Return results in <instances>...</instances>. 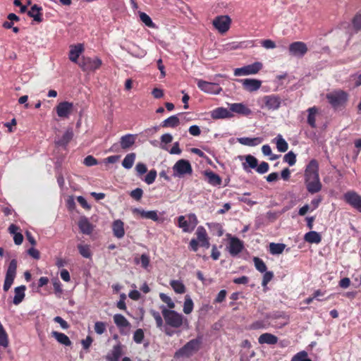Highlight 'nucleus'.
<instances>
[{
    "instance_id": "obj_22",
    "label": "nucleus",
    "mask_w": 361,
    "mask_h": 361,
    "mask_svg": "<svg viewBox=\"0 0 361 361\" xmlns=\"http://www.w3.org/2000/svg\"><path fill=\"white\" fill-rule=\"evenodd\" d=\"M78 227L83 234L90 235L94 229L93 225L90 222L88 219L82 216L78 221Z\"/></svg>"
},
{
    "instance_id": "obj_11",
    "label": "nucleus",
    "mask_w": 361,
    "mask_h": 361,
    "mask_svg": "<svg viewBox=\"0 0 361 361\" xmlns=\"http://www.w3.org/2000/svg\"><path fill=\"white\" fill-rule=\"evenodd\" d=\"M262 68V63L261 62H255L252 64L245 66L241 68H238L234 70V75L235 76L247 75L257 73Z\"/></svg>"
},
{
    "instance_id": "obj_36",
    "label": "nucleus",
    "mask_w": 361,
    "mask_h": 361,
    "mask_svg": "<svg viewBox=\"0 0 361 361\" xmlns=\"http://www.w3.org/2000/svg\"><path fill=\"white\" fill-rule=\"evenodd\" d=\"M197 86L199 88L203 90H212L215 89L216 90H222L221 87H219V84L216 82H210L200 80L197 82Z\"/></svg>"
},
{
    "instance_id": "obj_46",
    "label": "nucleus",
    "mask_w": 361,
    "mask_h": 361,
    "mask_svg": "<svg viewBox=\"0 0 361 361\" xmlns=\"http://www.w3.org/2000/svg\"><path fill=\"white\" fill-rule=\"evenodd\" d=\"M159 298L164 303L167 305L169 310H173L175 307V303L172 299L166 294L161 293H159Z\"/></svg>"
},
{
    "instance_id": "obj_60",
    "label": "nucleus",
    "mask_w": 361,
    "mask_h": 361,
    "mask_svg": "<svg viewBox=\"0 0 361 361\" xmlns=\"http://www.w3.org/2000/svg\"><path fill=\"white\" fill-rule=\"evenodd\" d=\"M83 163L87 166H92L97 164V160L94 157L89 155L84 159Z\"/></svg>"
},
{
    "instance_id": "obj_54",
    "label": "nucleus",
    "mask_w": 361,
    "mask_h": 361,
    "mask_svg": "<svg viewBox=\"0 0 361 361\" xmlns=\"http://www.w3.org/2000/svg\"><path fill=\"white\" fill-rule=\"evenodd\" d=\"M144 339V331L141 329H137L133 334V341L136 343H141Z\"/></svg>"
},
{
    "instance_id": "obj_6",
    "label": "nucleus",
    "mask_w": 361,
    "mask_h": 361,
    "mask_svg": "<svg viewBox=\"0 0 361 361\" xmlns=\"http://www.w3.org/2000/svg\"><path fill=\"white\" fill-rule=\"evenodd\" d=\"M173 176L175 178H183L185 176H190L192 173V168L189 161L179 159L172 167Z\"/></svg>"
},
{
    "instance_id": "obj_20",
    "label": "nucleus",
    "mask_w": 361,
    "mask_h": 361,
    "mask_svg": "<svg viewBox=\"0 0 361 361\" xmlns=\"http://www.w3.org/2000/svg\"><path fill=\"white\" fill-rule=\"evenodd\" d=\"M245 90H258L262 85L261 80L257 79H244L239 80Z\"/></svg>"
},
{
    "instance_id": "obj_59",
    "label": "nucleus",
    "mask_w": 361,
    "mask_h": 361,
    "mask_svg": "<svg viewBox=\"0 0 361 361\" xmlns=\"http://www.w3.org/2000/svg\"><path fill=\"white\" fill-rule=\"evenodd\" d=\"M130 197L135 199V200H140L143 195V190L141 188H135V190L130 192Z\"/></svg>"
},
{
    "instance_id": "obj_50",
    "label": "nucleus",
    "mask_w": 361,
    "mask_h": 361,
    "mask_svg": "<svg viewBox=\"0 0 361 361\" xmlns=\"http://www.w3.org/2000/svg\"><path fill=\"white\" fill-rule=\"evenodd\" d=\"M140 18L142 23H144L149 27H154L155 25L152 22L151 18L145 13L141 12L140 13Z\"/></svg>"
},
{
    "instance_id": "obj_57",
    "label": "nucleus",
    "mask_w": 361,
    "mask_h": 361,
    "mask_svg": "<svg viewBox=\"0 0 361 361\" xmlns=\"http://www.w3.org/2000/svg\"><path fill=\"white\" fill-rule=\"evenodd\" d=\"M269 166L267 162L263 161L259 165L257 164L256 171L260 174L265 173L269 171Z\"/></svg>"
},
{
    "instance_id": "obj_30",
    "label": "nucleus",
    "mask_w": 361,
    "mask_h": 361,
    "mask_svg": "<svg viewBox=\"0 0 361 361\" xmlns=\"http://www.w3.org/2000/svg\"><path fill=\"white\" fill-rule=\"evenodd\" d=\"M304 240L309 243L319 244L322 241V236L318 232L311 231L305 234Z\"/></svg>"
},
{
    "instance_id": "obj_24",
    "label": "nucleus",
    "mask_w": 361,
    "mask_h": 361,
    "mask_svg": "<svg viewBox=\"0 0 361 361\" xmlns=\"http://www.w3.org/2000/svg\"><path fill=\"white\" fill-rule=\"evenodd\" d=\"M112 230L115 237L122 238L125 235L124 224L121 220H116L113 222Z\"/></svg>"
},
{
    "instance_id": "obj_5",
    "label": "nucleus",
    "mask_w": 361,
    "mask_h": 361,
    "mask_svg": "<svg viewBox=\"0 0 361 361\" xmlns=\"http://www.w3.org/2000/svg\"><path fill=\"white\" fill-rule=\"evenodd\" d=\"M177 220L178 226L180 228L184 233H191L198 224L197 218L193 213H190L187 216H179Z\"/></svg>"
},
{
    "instance_id": "obj_18",
    "label": "nucleus",
    "mask_w": 361,
    "mask_h": 361,
    "mask_svg": "<svg viewBox=\"0 0 361 361\" xmlns=\"http://www.w3.org/2000/svg\"><path fill=\"white\" fill-rule=\"evenodd\" d=\"M83 51L84 47L82 44L71 45L70 47L69 59L72 62L77 63L78 64L79 56L83 52Z\"/></svg>"
},
{
    "instance_id": "obj_37",
    "label": "nucleus",
    "mask_w": 361,
    "mask_h": 361,
    "mask_svg": "<svg viewBox=\"0 0 361 361\" xmlns=\"http://www.w3.org/2000/svg\"><path fill=\"white\" fill-rule=\"evenodd\" d=\"M135 153L131 152L128 154L122 161V166L126 169H130L133 167L135 160Z\"/></svg>"
},
{
    "instance_id": "obj_8",
    "label": "nucleus",
    "mask_w": 361,
    "mask_h": 361,
    "mask_svg": "<svg viewBox=\"0 0 361 361\" xmlns=\"http://www.w3.org/2000/svg\"><path fill=\"white\" fill-rule=\"evenodd\" d=\"M137 135L126 134L120 138L119 144L114 143L110 148L111 152H118L119 147L124 150L130 149L135 143L137 139Z\"/></svg>"
},
{
    "instance_id": "obj_4",
    "label": "nucleus",
    "mask_w": 361,
    "mask_h": 361,
    "mask_svg": "<svg viewBox=\"0 0 361 361\" xmlns=\"http://www.w3.org/2000/svg\"><path fill=\"white\" fill-rule=\"evenodd\" d=\"M326 97L331 107L338 111L345 107L348 96L346 92H330Z\"/></svg>"
},
{
    "instance_id": "obj_14",
    "label": "nucleus",
    "mask_w": 361,
    "mask_h": 361,
    "mask_svg": "<svg viewBox=\"0 0 361 361\" xmlns=\"http://www.w3.org/2000/svg\"><path fill=\"white\" fill-rule=\"evenodd\" d=\"M288 51L291 56L302 58L307 53V47L302 42H295L290 44Z\"/></svg>"
},
{
    "instance_id": "obj_52",
    "label": "nucleus",
    "mask_w": 361,
    "mask_h": 361,
    "mask_svg": "<svg viewBox=\"0 0 361 361\" xmlns=\"http://www.w3.org/2000/svg\"><path fill=\"white\" fill-rule=\"evenodd\" d=\"M353 26L356 31L361 30V13H357L352 20Z\"/></svg>"
},
{
    "instance_id": "obj_31",
    "label": "nucleus",
    "mask_w": 361,
    "mask_h": 361,
    "mask_svg": "<svg viewBox=\"0 0 361 361\" xmlns=\"http://www.w3.org/2000/svg\"><path fill=\"white\" fill-rule=\"evenodd\" d=\"M114 322L117 327L121 329L129 328L130 326V323L127 320V319L121 314H116L114 316Z\"/></svg>"
},
{
    "instance_id": "obj_15",
    "label": "nucleus",
    "mask_w": 361,
    "mask_h": 361,
    "mask_svg": "<svg viewBox=\"0 0 361 361\" xmlns=\"http://www.w3.org/2000/svg\"><path fill=\"white\" fill-rule=\"evenodd\" d=\"M233 116L230 109H228L224 107H218L211 111V117L214 120L231 118H233Z\"/></svg>"
},
{
    "instance_id": "obj_56",
    "label": "nucleus",
    "mask_w": 361,
    "mask_h": 361,
    "mask_svg": "<svg viewBox=\"0 0 361 361\" xmlns=\"http://www.w3.org/2000/svg\"><path fill=\"white\" fill-rule=\"evenodd\" d=\"M137 176H140L143 174H145L147 171V166L141 162H139L136 164L135 168Z\"/></svg>"
},
{
    "instance_id": "obj_49",
    "label": "nucleus",
    "mask_w": 361,
    "mask_h": 361,
    "mask_svg": "<svg viewBox=\"0 0 361 361\" xmlns=\"http://www.w3.org/2000/svg\"><path fill=\"white\" fill-rule=\"evenodd\" d=\"M291 361H312L308 358L307 353L305 350L298 353L293 357Z\"/></svg>"
},
{
    "instance_id": "obj_3",
    "label": "nucleus",
    "mask_w": 361,
    "mask_h": 361,
    "mask_svg": "<svg viewBox=\"0 0 361 361\" xmlns=\"http://www.w3.org/2000/svg\"><path fill=\"white\" fill-rule=\"evenodd\" d=\"M202 338H194L186 343L182 348L178 350L174 355L176 358L190 357L195 354L201 348Z\"/></svg>"
},
{
    "instance_id": "obj_58",
    "label": "nucleus",
    "mask_w": 361,
    "mask_h": 361,
    "mask_svg": "<svg viewBox=\"0 0 361 361\" xmlns=\"http://www.w3.org/2000/svg\"><path fill=\"white\" fill-rule=\"evenodd\" d=\"M258 342L260 344H271V334L265 333L262 334L258 338Z\"/></svg>"
},
{
    "instance_id": "obj_10",
    "label": "nucleus",
    "mask_w": 361,
    "mask_h": 361,
    "mask_svg": "<svg viewBox=\"0 0 361 361\" xmlns=\"http://www.w3.org/2000/svg\"><path fill=\"white\" fill-rule=\"evenodd\" d=\"M344 201L353 208L361 213V195L353 190L346 192L343 195Z\"/></svg>"
},
{
    "instance_id": "obj_21",
    "label": "nucleus",
    "mask_w": 361,
    "mask_h": 361,
    "mask_svg": "<svg viewBox=\"0 0 361 361\" xmlns=\"http://www.w3.org/2000/svg\"><path fill=\"white\" fill-rule=\"evenodd\" d=\"M290 341L288 340H283L278 343V338L276 336L272 335V352L274 351V354L277 353V349L281 348L282 351H280V355L285 354V349L288 345H289Z\"/></svg>"
},
{
    "instance_id": "obj_61",
    "label": "nucleus",
    "mask_w": 361,
    "mask_h": 361,
    "mask_svg": "<svg viewBox=\"0 0 361 361\" xmlns=\"http://www.w3.org/2000/svg\"><path fill=\"white\" fill-rule=\"evenodd\" d=\"M54 321L56 323H58L63 329H67L69 328V325L67 323V322L65 321L62 317H61L59 316L55 317L54 318Z\"/></svg>"
},
{
    "instance_id": "obj_63",
    "label": "nucleus",
    "mask_w": 361,
    "mask_h": 361,
    "mask_svg": "<svg viewBox=\"0 0 361 361\" xmlns=\"http://www.w3.org/2000/svg\"><path fill=\"white\" fill-rule=\"evenodd\" d=\"M271 281V271H267L263 277V280L262 282V286L264 287V290L268 289L267 284Z\"/></svg>"
},
{
    "instance_id": "obj_53",
    "label": "nucleus",
    "mask_w": 361,
    "mask_h": 361,
    "mask_svg": "<svg viewBox=\"0 0 361 361\" xmlns=\"http://www.w3.org/2000/svg\"><path fill=\"white\" fill-rule=\"evenodd\" d=\"M106 330V325L103 322H97L94 324V331L97 334H102Z\"/></svg>"
},
{
    "instance_id": "obj_42",
    "label": "nucleus",
    "mask_w": 361,
    "mask_h": 361,
    "mask_svg": "<svg viewBox=\"0 0 361 361\" xmlns=\"http://www.w3.org/2000/svg\"><path fill=\"white\" fill-rule=\"evenodd\" d=\"M193 307L194 303L191 298L188 295H185L183 304V312L186 314H189L192 312Z\"/></svg>"
},
{
    "instance_id": "obj_26",
    "label": "nucleus",
    "mask_w": 361,
    "mask_h": 361,
    "mask_svg": "<svg viewBox=\"0 0 361 361\" xmlns=\"http://www.w3.org/2000/svg\"><path fill=\"white\" fill-rule=\"evenodd\" d=\"M263 141V139L262 137H243L238 138V142L240 143L241 145H246V146H257L259 144H261Z\"/></svg>"
},
{
    "instance_id": "obj_28",
    "label": "nucleus",
    "mask_w": 361,
    "mask_h": 361,
    "mask_svg": "<svg viewBox=\"0 0 361 361\" xmlns=\"http://www.w3.org/2000/svg\"><path fill=\"white\" fill-rule=\"evenodd\" d=\"M204 175L207 178V182L213 185L218 186L221 184V177L212 171H205Z\"/></svg>"
},
{
    "instance_id": "obj_23",
    "label": "nucleus",
    "mask_w": 361,
    "mask_h": 361,
    "mask_svg": "<svg viewBox=\"0 0 361 361\" xmlns=\"http://www.w3.org/2000/svg\"><path fill=\"white\" fill-rule=\"evenodd\" d=\"M122 347L120 344L116 345L112 350L106 355L107 361H119L122 355Z\"/></svg>"
},
{
    "instance_id": "obj_38",
    "label": "nucleus",
    "mask_w": 361,
    "mask_h": 361,
    "mask_svg": "<svg viewBox=\"0 0 361 361\" xmlns=\"http://www.w3.org/2000/svg\"><path fill=\"white\" fill-rule=\"evenodd\" d=\"M179 124V119L177 116L173 115L168 118L165 119L162 123V127H171V128H175Z\"/></svg>"
},
{
    "instance_id": "obj_34",
    "label": "nucleus",
    "mask_w": 361,
    "mask_h": 361,
    "mask_svg": "<svg viewBox=\"0 0 361 361\" xmlns=\"http://www.w3.org/2000/svg\"><path fill=\"white\" fill-rule=\"evenodd\" d=\"M73 136V131L71 130H68L60 139L56 141V144L59 146H66L72 140Z\"/></svg>"
},
{
    "instance_id": "obj_51",
    "label": "nucleus",
    "mask_w": 361,
    "mask_h": 361,
    "mask_svg": "<svg viewBox=\"0 0 361 361\" xmlns=\"http://www.w3.org/2000/svg\"><path fill=\"white\" fill-rule=\"evenodd\" d=\"M283 160L290 166H293L296 162V156L293 152H289L283 157Z\"/></svg>"
},
{
    "instance_id": "obj_19",
    "label": "nucleus",
    "mask_w": 361,
    "mask_h": 361,
    "mask_svg": "<svg viewBox=\"0 0 361 361\" xmlns=\"http://www.w3.org/2000/svg\"><path fill=\"white\" fill-rule=\"evenodd\" d=\"M132 212L134 214L140 215L143 219H151L154 221H157L159 220V216L157 211H145L142 209L134 208L133 209Z\"/></svg>"
},
{
    "instance_id": "obj_40",
    "label": "nucleus",
    "mask_w": 361,
    "mask_h": 361,
    "mask_svg": "<svg viewBox=\"0 0 361 361\" xmlns=\"http://www.w3.org/2000/svg\"><path fill=\"white\" fill-rule=\"evenodd\" d=\"M269 324L268 322H265L264 320H258L247 326V329L249 330H259L264 329L269 326Z\"/></svg>"
},
{
    "instance_id": "obj_12",
    "label": "nucleus",
    "mask_w": 361,
    "mask_h": 361,
    "mask_svg": "<svg viewBox=\"0 0 361 361\" xmlns=\"http://www.w3.org/2000/svg\"><path fill=\"white\" fill-rule=\"evenodd\" d=\"M227 249L231 256L235 257L244 249V243L237 237L229 235Z\"/></svg>"
},
{
    "instance_id": "obj_2",
    "label": "nucleus",
    "mask_w": 361,
    "mask_h": 361,
    "mask_svg": "<svg viewBox=\"0 0 361 361\" xmlns=\"http://www.w3.org/2000/svg\"><path fill=\"white\" fill-rule=\"evenodd\" d=\"M160 308L161 310V314L164 319L166 326L173 329L188 327V320L182 314L173 310H169L164 305L161 306Z\"/></svg>"
},
{
    "instance_id": "obj_16",
    "label": "nucleus",
    "mask_w": 361,
    "mask_h": 361,
    "mask_svg": "<svg viewBox=\"0 0 361 361\" xmlns=\"http://www.w3.org/2000/svg\"><path fill=\"white\" fill-rule=\"evenodd\" d=\"M73 104L71 102H61L56 107L57 115L60 118H68L73 110Z\"/></svg>"
},
{
    "instance_id": "obj_33",
    "label": "nucleus",
    "mask_w": 361,
    "mask_h": 361,
    "mask_svg": "<svg viewBox=\"0 0 361 361\" xmlns=\"http://www.w3.org/2000/svg\"><path fill=\"white\" fill-rule=\"evenodd\" d=\"M170 285L174 292L177 294H183L186 291L185 286L180 280H171Z\"/></svg>"
},
{
    "instance_id": "obj_35",
    "label": "nucleus",
    "mask_w": 361,
    "mask_h": 361,
    "mask_svg": "<svg viewBox=\"0 0 361 361\" xmlns=\"http://www.w3.org/2000/svg\"><path fill=\"white\" fill-rule=\"evenodd\" d=\"M307 116V123L312 127H316V115L318 112V109L316 106L309 108Z\"/></svg>"
},
{
    "instance_id": "obj_41",
    "label": "nucleus",
    "mask_w": 361,
    "mask_h": 361,
    "mask_svg": "<svg viewBox=\"0 0 361 361\" xmlns=\"http://www.w3.org/2000/svg\"><path fill=\"white\" fill-rule=\"evenodd\" d=\"M276 148L281 152H285L287 151L288 145L287 142L282 137L281 135H279L276 137Z\"/></svg>"
},
{
    "instance_id": "obj_7",
    "label": "nucleus",
    "mask_w": 361,
    "mask_h": 361,
    "mask_svg": "<svg viewBox=\"0 0 361 361\" xmlns=\"http://www.w3.org/2000/svg\"><path fill=\"white\" fill-rule=\"evenodd\" d=\"M102 65L99 58L92 59L88 56H82L78 62V66L83 71L92 72L99 69Z\"/></svg>"
},
{
    "instance_id": "obj_13",
    "label": "nucleus",
    "mask_w": 361,
    "mask_h": 361,
    "mask_svg": "<svg viewBox=\"0 0 361 361\" xmlns=\"http://www.w3.org/2000/svg\"><path fill=\"white\" fill-rule=\"evenodd\" d=\"M231 23V19L228 16H216L212 22L214 27L221 34L229 30Z\"/></svg>"
},
{
    "instance_id": "obj_25",
    "label": "nucleus",
    "mask_w": 361,
    "mask_h": 361,
    "mask_svg": "<svg viewBox=\"0 0 361 361\" xmlns=\"http://www.w3.org/2000/svg\"><path fill=\"white\" fill-rule=\"evenodd\" d=\"M25 290H26V287L24 285L16 287L14 288L15 295H14V298L13 300V302L14 305H18L20 302H22V301L24 300L25 296Z\"/></svg>"
},
{
    "instance_id": "obj_9",
    "label": "nucleus",
    "mask_w": 361,
    "mask_h": 361,
    "mask_svg": "<svg viewBox=\"0 0 361 361\" xmlns=\"http://www.w3.org/2000/svg\"><path fill=\"white\" fill-rule=\"evenodd\" d=\"M16 270L17 261L16 259H13L10 262L6 273L4 283L3 286V289L5 292H7L11 287L16 276Z\"/></svg>"
},
{
    "instance_id": "obj_45",
    "label": "nucleus",
    "mask_w": 361,
    "mask_h": 361,
    "mask_svg": "<svg viewBox=\"0 0 361 361\" xmlns=\"http://www.w3.org/2000/svg\"><path fill=\"white\" fill-rule=\"evenodd\" d=\"M149 313L153 317L156 322L157 326L158 328H161L163 326L164 322L162 319V317L160 313L154 310H150Z\"/></svg>"
},
{
    "instance_id": "obj_44",
    "label": "nucleus",
    "mask_w": 361,
    "mask_h": 361,
    "mask_svg": "<svg viewBox=\"0 0 361 361\" xmlns=\"http://www.w3.org/2000/svg\"><path fill=\"white\" fill-rule=\"evenodd\" d=\"M197 240L200 243L207 240L208 235L206 229L203 226H199L196 231Z\"/></svg>"
},
{
    "instance_id": "obj_27",
    "label": "nucleus",
    "mask_w": 361,
    "mask_h": 361,
    "mask_svg": "<svg viewBox=\"0 0 361 361\" xmlns=\"http://www.w3.org/2000/svg\"><path fill=\"white\" fill-rule=\"evenodd\" d=\"M245 161L243 163V169L249 171V169H256L258 164L257 159L252 155L248 154L245 157Z\"/></svg>"
},
{
    "instance_id": "obj_39",
    "label": "nucleus",
    "mask_w": 361,
    "mask_h": 361,
    "mask_svg": "<svg viewBox=\"0 0 361 361\" xmlns=\"http://www.w3.org/2000/svg\"><path fill=\"white\" fill-rule=\"evenodd\" d=\"M274 82L277 84L276 88H282L283 85H286L290 82V77L285 73L277 75Z\"/></svg>"
},
{
    "instance_id": "obj_1",
    "label": "nucleus",
    "mask_w": 361,
    "mask_h": 361,
    "mask_svg": "<svg viewBox=\"0 0 361 361\" xmlns=\"http://www.w3.org/2000/svg\"><path fill=\"white\" fill-rule=\"evenodd\" d=\"M305 183L307 191L314 194L322 190V185L319 180V164L317 160L312 159L305 171Z\"/></svg>"
},
{
    "instance_id": "obj_47",
    "label": "nucleus",
    "mask_w": 361,
    "mask_h": 361,
    "mask_svg": "<svg viewBox=\"0 0 361 361\" xmlns=\"http://www.w3.org/2000/svg\"><path fill=\"white\" fill-rule=\"evenodd\" d=\"M157 171L154 169H152L148 172V173L145 176V177L143 180L147 185H151L154 182L155 179L157 178Z\"/></svg>"
},
{
    "instance_id": "obj_17",
    "label": "nucleus",
    "mask_w": 361,
    "mask_h": 361,
    "mask_svg": "<svg viewBox=\"0 0 361 361\" xmlns=\"http://www.w3.org/2000/svg\"><path fill=\"white\" fill-rule=\"evenodd\" d=\"M231 111L243 116H249L252 111L243 103H233L228 104Z\"/></svg>"
},
{
    "instance_id": "obj_43",
    "label": "nucleus",
    "mask_w": 361,
    "mask_h": 361,
    "mask_svg": "<svg viewBox=\"0 0 361 361\" xmlns=\"http://www.w3.org/2000/svg\"><path fill=\"white\" fill-rule=\"evenodd\" d=\"M78 249L80 254L85 258H91L92 252L90 251V246L88 245H82L79 244L78 245Z\"/></svg>"
},
{
    "instance_id": "obj_64",
    "label": "nucleus",
    "mask_w": 361,
    "mask_h": 361,
    "mask_svg": "<svg viewBox=\"0 0 361 361\" xmlns=\"http://www.w3.org/2000/svg\"><path fill=\"white\" fill-rule=\"evenodd\" d=\"M149 257L146 254H142L140 257L141 265L143 268L146 269L149 264Z\"/></svg>"
},
{
    "instance_id": "obj_29",
    "label": "nucleus",
    "mask_w": 361,
    "mask_h": 361,
    "mask_svg": "<svg viewBox=\"0 0 361 361\" xmlns=\"http://www.w3.org/2000/svg\"><path fill=\"white\" fill-rule=\"evenodd\" d=\"M42 8L37 4H34L31 8L30 10L27 12V15L32 18L34 20L40 23L42 21Z\"/></svg>"
},
{
    "instance_id": "obj_32",
    "label": "nucleus",
    "mask_w": 361,
    "mask_h": 361,
    "mask_svg": "<svg viewBox=\"0 0 361 361\" xmlns=\"http://www.w3.org/2000/svg\"><path fill=\"white\" fill-rule=\"evenodd\" d=\"M51 335L59 343L65 346L71 345L70 338L65 334L54 331Z\"/></svg>"
},
{
    "instance_id": "obj_55",
    "label": "nucleus",
    "mask_w": 361,
    "mask_h": 361,
    "mask_svg": "<svg viewBox=\"0 0 361 361\" xmlns=\"http://www.w3.org/2000/svg\"><path fill=\"white\" fill-rule=\"evenodd\" d=\"M286 245L283 243H272V255L281 254L285 249Z\"/></svg>"
},
{
    "instance_id": "obj_48",
    "label": "nucleus",
    "mask_w": 361,
    "mask_h": 361,
    "mask_svg": "<svg viewBox=\"0 0 361 361\" xmlns=\"http://www.w3.org/2000/svg\"><path fill=\"white\" fill-rule=\"evenodd\" d=\"M255 268L260 272H265L267 270V266L264 262L259 257H254L253 259Z\"/></svg>"
},
{
    "instance_id": "obj_62",
    "label": "nucleus",
    "mask_w": 361,
    "mask_h": 361,
    "mask_svg": "<svg viewBox=\"0 0 361 361\" xmlns=\"http://www.w3.org/2000/svg\"><path fill=\"white\" fill-rule=\"evenodd\" d=\"M351 81L354 84V87H357L361 85V73L353 74L350 76Z\"/></svg>"
}]
</instances>
